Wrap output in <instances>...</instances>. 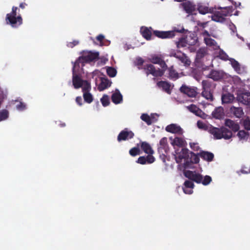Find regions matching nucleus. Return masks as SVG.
Instances as JSON below:
<instances>
[{
    "instance_id": "obj_27",
    "label": "nucleus",
    "mask_w": 250,
    "mask_h": 250,
    "mask_svg": "<svg viewBox=\"0 0 250 250\" xmlns=\"http://www.w3.org/2000/svg\"><path fill=\"white\" fill-rule=\"evenodd\" d=\"M230 112L238 118H241L244 113L242 107H236L232 106L230 108Z\"/></svg>"
},
{
    "instance_id": "obj_46",
    "label": "nucleus",
    "mask_w": 250,
    "mask_h": 250,
    "mask_svg": "<svg viewBox=\"0 0 250 250\" xmlns=\"http://www.w3.org/2000/svg\"><path fill=\"white\" fill-rule=\"evenodd\" d=\"M106 73L110 77H114L117 74V70L113 67H108L106 69Z\"/></svg>"
},
{
    "instance_id": "obj_9",
    "label": "nucleus",
    "mask_w": 250,
    "mask_h": 250,
    "mask_svg": "<svg viewBox=\"0 0 250 250\" xmlns=\"http://www.w3.org/2000/svg\"><path fill=\"white\" fill-rule=\"evenodd\" d=\"M184 11L188 14H192L196 10V5L192 1L186 0L181 4Z\"/></svg>"
},
{
    "instance_id": "obj_57",
    "label": "nucleus",
    "mask_w": 250,
    "mask_h": 250,
    "mask_svg": "<svg viewBox=\"0 0 250 250\" xmlns=\"http://www.w3.org/2000/svg\"><path fill=\"white\" fill-rule=\"evenodd\" d=\"M76 102L79 105L82 106L83 104V99L81 96H78L76 98Z\"/></svg>"
},
{
    "instance_id": "obj_12",
    "label": "nucleus",
    "mask_w": 250,
    "mask_h": 250,
    "mask_svg": "<svg viewBox=\"0 0 250 250\" xmlns=\"http://www.w3.org/2000/svg\"><path fill=\"white\" fill-rule=\"evenodd\" d=\"M75 67L76 66L74 65L73 67L72 83L75 89H79L82 87L84 80H82L79 75L75 74L74 69Z\"/></svg>"
},
{
    "instance_id": "obj_51",
    "label": "nucleus",
    "mask_w": 250,
    "mask_h": 250,
    "mask_svg": "<svg viewBox=\"0 0 250 250\" xmlns=\"http://www.w3.org/2000/svg\"><path fill=\"white\" fill-rule=\"evenodd\" d=\"M16 106L17 109L19 111H23L26 109V104L21 102H19Z\"/></svg>"
},
{
    "instance_id": "obj_54",
    "label": "nucleus",
    "mask_w": 250,
    "mask_h": 250,
    "mask_svg": "<svg viewBox=\"0 0 250 250\" xmlns=\"http://www.w3.org/2000/svg\"><path fill=\"white\" fill-rule=\"evenodd\" d=\"M189 146L190 148L194 151H198L200 149V147L198 143H190Z\"/></svg>"
},
{
    "instance_id": "obj_4",
    "label": "nucleus",
    "mask_w": 250,
    "mask_h": 250,
    "mask_svg": "<svg viewBox=\"0 0 250 250\" xmlns=\"http://www.w3.org/2000/svg\"><path fill=\"white\" fill-rule=\"evenodd\" d=\"M208 132L212 135L213 138L216 140H219L222 138L225 140H229L232 137V132L224 126L218 128L211 125Z\"/></svg>"
},
{
    "instance_id": "obj_7",
    "label": "nucleus",
    "mask_w": 250,
    "mask_h": 250,
    "mask_svg": "<svg viewBox=\"0 0 250 250\" xmlns=\"http://www.w3.org/2000/svg\"><path fill=\"white\" fill-rule=\"evenodd\" d=\"M134 136V133L128 128H125L122 130L117 136V141L119 142L125 141L132 139Z\"/></svg>"
},
{
    "instance_id": "obj_17",
    "label": "nucleus",
    "mask_w": 250,
    "mask_h": 250,
    "mask_svg": "<svg viewBox=\"0 0 250 250\" xmlns=\"http://www.w3.org/2000/svg\"><path fill=\"white\" fill-rule=\"evenodd\" d=\"M154 161L155 158L152 155H148L146 156V157L140 156L138 159L137 162L142 165H145L146 163L151 164L153 163Z\"/></svg>"
},
{
    "instance_id": "obj_18",
    "label": "nucleus",
    "mask_w": 250,
    "mask_h": 250,
    "mask_svg": "<svg viewBox=\"0 0 250 250\" xmlns=\"http://www.w3.org/2000/svg\"><path fill=\"white\" fill-rule=\"evenodd\" d=\"M198 157L200 156L204 160L208 162H211L214 158V154L210 152L202 151L197 154Z\"/></svg>"
},
{
    "instance_id": "obj_55",
    "label": "nucleus",
    "mask_w": 250,
    "mask_h": 250,
    "mask_svg": "<svg viewBox=\"0 0 250 250\" xmlns=\"http://www.w3.org/2000/svg\"><path fill=\"white\" fill-rule=\"evenodd\" d=\"M181 53V52L179 51H175L172 50L169 53V56L170 57H173L177 59H178L179 56L180 55V54Z\"/></svg>"
},
{
    "instance_id": "obj_43",
    "label": "nucleus",
    "mask_w": 250,
    "mask_h": 250,
    "mask_svg": "<svg viewBox=\"0 0 250 250\" xmlns=\"http://www.w3.org/2000/svg\"><path fill=\"white\" fill-rule=\"evenodd\" d=\"M141 119L144 122H145L147 125H150L152 123V117H150L148 114L143 113L141 116Z\"/></svg>"
},
{
    "instance_id": "obj_15",
    "label": "nucleus",
    "mask_w": 250,
    "mask_h": 250,
    "mask_svg": "<svg viewBox=\"0 0 250 250\" xmlns=\"http://www.w3.org/2000/svg\"><path fill=\"white\" fill-rule=\"evenodd\" d=\"M225 125L230 128L231 132H236L240 129V125L238 123L229 119H227L225 121Z\"/></svg>"
},
{
    "instance_id": "obj_38",
    "label": "nucleus",
    "mask_w": 250,
    "mask_h": 250,
    "mask_svg": "<svg viewBox=\"0 0 250 250\" xmlns=\"http://www.w3.org/2000/svg\"><path fill=\"white\" fill-rule=\"evenodd\" d=\"M230 64L233 69L237 72L239 73L241 71L240 65L239 63L234 59L230 58L229 59Z\"/></svg>"
},
{
    "instance_id": "obj_37",
    "label": "nucleus",
    "mask_w": 250,
    "mask_h": 250,
    "mask_svg": "<svg viewBox=\"0 0 250 250\" xmlns=\"http://www.w3.org/2000/svg\"><path fill=\"white\" fill-rule=\"evenodd\" d=\"M186 38L188 45H194L197 43L198 41V38L197 36H194L193 34L192 36L190 35L187 36Z\"/></svg>"
},
{
    "instance_id": "obj_22",
    "label": "nucleus",
    "mask_w": 250,
    "mask_h": 250,
    "mask_svg": "<svg viewBox=\"0 0 250 250\" xmlns=\"http://www.w3.org/2000/svg\"><path fill=\"white\" fill-rule=\"evenodd\" d=\"M212 117L216 119H221L224 116V111L222 107H216L212 112Z\"/></svg>"
},
{
    "instance_id": "obj_58",
    "label": "nucleus",
    "mask_w": 250,
    "mask_h": 250,
    "mask_svg": "<svg viewBox=\"0 0 250 250\" xmlns=\"http://www.w3.org/2000/svg\"><path fill=\"white\" fill-rule=\"evenodd\" d=\"M203 90L207 89L208 87V82L206 80H203L202 82Z\"/></svg>"
},
{
    "instance_id": "obj_14",
    "label": "nucleus",
    "mask_w": 250,
    "mask_h": 250,
    "mask_svg": "<svg viewBox=\"0 0 250 250\" xmlns=\"http://www.w3.org/2000/svg\"><path fill=\"white\" fill-rule=\"evenodd\" d=\"M237 100L245 105H250V92H246L239 94L237 96Z\"/></svg>"
},
{
    "instance_id": "obj_19",
    "label": "nucleus",
    "mask_w": 250,
    "mask_h": 250,
    "mask_svg": "<svg viewBox=\"0 0 250 250\" xmlns=\"http://www.w3.org/2000/svg\"><path fill=\"white\" fill-rule=\"evenodd\" d=\"M196 9L198 11L199 13L202 15H205L207 13H211L213 11V9L209 8L208 6L203 4L202 3H199L196 6Z\"/></svg>"
},
{
    "instance_id": "obj_48",
    "label": "nucleus",
    "mask_w": 250,
    "mask_h": 250,
    "mask_svg": "<svg viewBox=\"0 0 250 250\" xmlns=\"http://www.w3.org/2000/svg\"><path fill=\"white\" fill-rule=\"evenodd\" d=\"M8 111L4 109L0 111V122L6 119L8 117Z\"/></svg>"
},
{
    "instance_id": "obj_56",
    "label": "nucleus",
    "mask_w": 250,
    "mask_h": 250,
    "mask_svg": "<svg viewBox=\"0 0 250 250\" xmlns=\"http://www.w3.org/2000/svg\"><path fill=\"white\" fill-rule=\"evenodd\" d=\"M79 43V42L77 40H74L73 42H69L67 44V46L70 48H73L75 46L78 45Z\"/></svg>"
},
{
    "instance_id": "obj_41",
    "label": "nucleus",
    "mask_w": 250,
    "mask_h": 250,
    "mask_svg": "<svg viewBox=\"0 0 250 250\" xmlns=\"http://www.w3.org/2000/svg\"><path fill=\"white\" fill-rule=\"evenodd\" d=\"M83 98L84 102L87 104H90L93 101V95L89 92L83 93Z\"/></svg>"
},
{
    "instance_id": "obj_32",
    "label": "nucleus",
    "mask_w": 250,
    "mask_h": 250,
    "mask_svg": "<svg viewBox=\"0 0 250 250\" xmlns=\"http://www.w3.org/2000/svg\"><path fill=\"white\" fill-rule=\"evenodd\" d=\"M141 147L142 149L148 155H151L154 153V151L152 149L150 145L145 142H142L141 145Z\"/></svg>"
},
{
    "instance_id": "obj_25",
    "label": "nucleus",
    "mask_w": 250,
    "mask_h": 250,
    "mask_svg": "<svg viewBox=\"0 0 250 250\" xmlns=\"http://www.w3.org/2000/svg\"><path fill=\"white\" fill-rule=\"evenodd\" d=\"M217 9L221 10L220 12H221L222 14L224 17L232 15V13L234 10L233 6H226L224 7H218Z\"/></svg>"
},
{
    "instance_id": "obj_33",
    "label": "nucleus",
    "mask_w": 250,
    "mask_h": 250,
    "mask_svg": "<svg viewBox=\"0 0 250 250\" xmlns=\"http://www.w3.org/2000/svg\"><path fill=\"white\" fill-rule=\"evenodd\" d=\"M178 59L184 64L185 66H188L190 64V61L186 55L183 53L180 54Z\"/></svg>"
},
{
    "instance_id": "obj_34",
    "label": "nucleus",
    "mask_w": 250,
    "mask_h": 250,
    "mask_svg": "<svg viewBox=\"0 0 250 250\" xmlns=\"http://www.w3.org/2000/svg\"><path fill=\"white\" fill-rule=\"evenodd\" d=\"M168 70V78L173 80H175L179 78V74L176 72V71L174 69L173 66H171L169 68L167 67Z\"/></svg>"
},
{
    "instance_id": "obj_39",
    "label": "nucleus",
    "mask_w": 250,
    "mask_h": 250,
    "mask_svg": "<svg viewBox=\"0 0 250 250\" xmlns=\"http://www.w3.org/2000/svg\"><path fill=\"white\" fill-rule=\"evenodd\" d=\"M202 95L207 100H209L210 101H212L213 100L212 93L210 91H209L208 89L203 90L202 92Z\"/></svg>"
},
{
    "instance_id": "obj_24",
    "label": "nucleus",
    "mask_w": 250,
    "mask_h": 250,
    "mask_svg": "<svg viewBox=\"0 0 250 250\" xmlns=\"http://www.w3.org/2000/svg\"><path fill=\"white\" fill-rule=\"evenodd\" d=\"M157 85L159 88H162V89L167 94L171 93L170 84L169 83L166 81H159L157 83Z\"/></svg>"
},
{
    "instance_id": "obj_42",
    "label": "nucleus",
    "mask_w": 250,
    "mask_h": 250,
    "mask_svg": "<svg viewBox=\"0 0 250 250\" xmlns=\"http://www.w3.org/2000/svg\"><path fill=\"white\" fill-rule=\"evenodd\" d=\"M197 125L199 128L207 131L208 132L209 130V128L211 126V125H207L201 121H198L197 122Z\"/></svg>"
},
{
    "instance_id": "obj_53",
    "label": "nucleus",
    "mask_w": 250,
    "mask_h": 250,
    "mask_svg": "<svg viewBox=\"0 0 250 250\" xmlns=\"http://www.w3.org/2000/svg\"><path fill=\"white\" fill-rule=\"evenodd\" d=\"M219 57L220 59L225 61L228 60V55L223 50H220L219 51Z\"/></svg>"
},
{
    "instance_id": "obj_20",
    "label": "nucleus",
    "mask_w": 250,
    "mask_h": 250,
    "mask_svg": "<svg viewBox=\"0 0 250 250\" xmlns=\"http://www.w3.org/2000/svg\"><path fill=\"white\" fill-rule=\"evenodd\" d=\"M207 77L214 81H219L223 78V75L222 73L219 71L212 70Z\"/></svg>"
},
{
    "instance_id": "obj_30",
    "label": "nucleus",
    "mask_w": 250,
    "mask_h": 250,
    "mask_svg": "<svg viewBox=\"0 0 250 250\" xmlns=\"http://www.w3.org/2000/svg\"><path fill=\"white\" fill-rule=\"evenodd\" d=\"M111 83L107 79L102 78L101 82L98 86V89L99 91H102L110 86Z\"/></svg>"
},
{
    "instance_id": "obj_2",
    "label": "nucleus",
    "mask_w": 250,
    "mask_h": 250,
    "mask_svg": "<svg viewBox=\"0 0 250 250\" xmlns=\"http://www.w3.org/2000/svg\"><path fill=\"white\" fill-rule=\"evenodd\" d=\"M175 152L176 153L175 159L176 163H181L182 160L184 159L185 168H191L192 164H197L199 162L200 159L198 156L192 152H189L188 149L186 148H182L180 151H179V149H176Z\"/></svg>"
},
{
    "instance_id": "obj_28",
    "label": "nucleus",
    "mask_w": 250,
    "mask_h": 250,
    "mask_svg": "<svg viewBox=\"0 0 250 250\" xmlns=\"http://www.w3.org/2000/svg\"><path fill=\"white\" fill-rule=\"evenodd\" d=\"M204 42L207 45L212 47L214 49H217L219 47L217 42L212 38L204 37Z\"/></svg>"
},
{
    "instance_id": "obj_31",
    "label": "nucleus",
    "mask_w": 250,
    "mask_h": 250,
    "mask_svg": "<svg viewBox=\"0 0 250 250\" xmlns=\"http://www.w3.org/2000/svg\"><path fill=\"white\" fill-rule=\"evenodd\" d=\"M212 20L216 22H223L225 18L220 11L215 12L211 16Z\"/></svg>"
},
{
    "instance_id": "obj_62",
    "label": "nucleus",
    "mask_w": 250,
    "mask_h": 250,
    "mask_svg": "<svg viewBox=\"0 0 250 250\" xmlns=\"http://www.w3.org/2000/svg\"><path fill=\"white\" fill-rule=\"evenodd\" d=\"M26 3H20V7L22 8V9H24L25 8V6L26 5Z\"/></svg>"
},
{
    "instance_id": "obj_29",
    "label": "nucleus",
    "mask_w": 250,
    "mask_h": 250,
    "mask_svg": "<svg viewBox=\"0 0 250 250\" xmlns=\"http://www.w3.org/2000/svg\"><path fill=\"white\" fill-rule=\"evenodd\" d=\"M237 132L236 136L238 137L240 141H247L250 136L248 131L239 129Z\"/></svg>"
},
{
    "instance_id": "obj_10",
    "label": "nucleus",
    "mask_w": 250,
    "mask_h": 250,
    "mask_svg": "<svg viewBox=\"0 0 250 250\" xmlns=\"http://www.w3.org/2000/svg\"><path fill=\"white\" fill-rule=\"evenodd\" d=\"M153 34L159 38H171L175 36V31H161L154 30L153 31Z\"/></svg>"
},
{
    "instance_id": "obj_35",
    "label": "nucleus",
    "mask_w": 250,
    "mask_h": 250,
    "mask_svg": "<svg viewBox=\"0 0 250 250\" xmlns=\"http://www.w3.org/2000/svg\"><path fill=\"white\" fill-rule=\"evenodd\" d=\"M185 141L183 138L180 137H175L173 139L171 144L173 146H176L179 147H183L185 146Z\"/></svg>"
},
{
    "instance_id": "obj_61",
    "label": "nucleus",
    "mask_w": 250,
    "mask_h": 250,
    "mask_svg": "<svg viewBox=\"0 0 250 250\" xmlns=\"http://www.w3.org/2000/svg\"><path fill=\"white\" fill-rule=\"evenodd\" d=\"M203 36H207L208 37L210 36V34H209L207 30H205L203 33Z\"/></svg>"
},
{
    "instance_id": "obj_60",
    "label": "nucleus",
    "mask_w": 250,
    "mask_h": 250,
    "mask_svg": "<svg viewBox=\"0 0 250 250\" xmlns=\"http://www.w3.org/2000/svg\"><path fill=\"white\" fill-rule=\"evenodd\" d=\"M144 62V60L141 58L137 59V65H142Z\"/></svg>"
},
{
    "instance_id": "obj_11",
    "label": "nucleus",
    "mask_w": 250,
    "mask_h": 250,
    "mask_svg": "<svg viewBox=\"0 0 250 250\" xmlns=\"http://www.w3.org/2000/svg\"><path fill=\"white\" fill-rule=\"evenodd\" d=\"M166 130L171 133L182 135L183 133V130L180 125L175 124H171L167 125Z\"/></svg>"
},
{
    "instance_id": "obj_44",
    "label": "nucleus",
    "mask_w": 250,
    "mask_h": 250,
    "mask_svg": "<svg viewBox=\"0 0 250 250\" xmlns=\"http://www.w3.org/2000/svg\"><path fill=\"white\" fill-rule=\"evenodd\" d=\"M81 87L82 88V91L83 93L89 92L91 88L90 83L86 80H84L83 83V86Z\"/></svg>"
},
{
    "instance_id": "obj_8",
    "label": "nucleus",
    "mask_w": 250,
    "mask_h": 250,
    "mask_svg": "<svg viewBox=\"0 0 250 250\" xmlns=\"http://www.w3.org/2000/svg\"><path fill=\"white\" fill-rule=\"evenodd\" d=\"M150 62L153 64H159L162 68V70H165V71L167 69V65L163 60L161 55H154L151 56L149 59Z\"/></svg>"
},
{
    "instance_id": "obj_47",
    "label": "nucleus",
    "mask_w": 250,
    "mask_h": 250,
    "mask_svg": "<svg viewBox=\"0 0 250 250\" xmlns=\"http://www.w3.org/2000/svg\"><path fill=\"white\" fill-rule=\"evenodd\" d=\"M101 102L104 106H106L110 104L109 97L106 95H104L101 99Z\"/></svg>"
},
{
    "instance_id": "obj_49",
    "label": "nucleus",
    "mask_w": 250,
    "mask_h": 250,
    "mask_svg": "<svg viewBox=\"0 0 250 250\" xmlns=\"http://www.w3.org/2000/svg\"><path fill=\"white\" fill-rule=\"evenodd\" d=\"M206 54V51L204 49H199L196 53V59H201L204 57Z\"/></svg>"
},
{
    "instance_id": "obj_50",
    "label": "nucleus",
    "mask_w": 250,
    "mask_h": 250,
    "mask_svg": "<svg viewBox=\"0 0 250 250\" xmlns=\"http://www.w3.org/2000/svg\"><path fill=\"white\" fill-rule=\"evenodd\" d=\"M140 151L139 148L134 147L130 149L129 154L132 156H135L140 154Z\"/></svg>"
},
{
    "instance_id": "obj_52",
    "label": "nucleus",
    "mask_w": 250,
    "mask_h": 250,
    "mask_svg": "<svg viewBox=\"0 0 250 250\" xmlns=\"http://www.w3.org/2000/svg\"><path fill=\"white\" fill-rule=\"evenodd\" d=\"M104 39V36L102 34H100L96 37V40L99 42V44L101 46L104 45L103 42Z\"/></svg>"
},
{
    "instance_id": "obj_13",
    "label": "nucleus",
    "mask_w": 250,
    "mask_h": 250,
    "mask_svg": "<svg viewBox=\"0 0 250 250\" xmlns=\"http://www.w3.org/2000/svg\"><path fill=\"white\" fill-rule=\"evenodd\" d=\"M180 91L188 95L189 97H195L197 92L194 88L188 87L186 85H183L180 88Z\"/></svg>"
},
{
    "instance_id": "obj_16",
    "label": "nucleus",
    "mask_w": 250,
    "mask_h": 250,
    "mask_svg": "<svg viewBox=\"0 0 250 250\" xmlns=\"http://www.w3.org/2000/svg\"><path fill=\"white\" fill-rule=\"evenodd\" d=\"M152 28L151 27H147L142 26L140 29V32L142 36L146 40H150L152 33Z\"/></svg>"
},
{
    "instance_id": "obj_21",
    "label": "nucleus",
    "mask_w": 250,
    "mask_h": 250,
    "mask_svg": "<svg viewBox=\"0 0 250 250\" xmlns=\"http://www.w3.org/2000/svg\"><path fill=\"white\" fill-rule=\"evenodd\" d=\"M234 99V97L232 94L226 92L222 94L221 100L223 104L231 103Z\"/></svg>"
},
{
    "instance_id": "obj_36",
    "label": "nucleus",
    "mask_w": 250,
    "mask_h": 250,
    "mask_svg": "<svg viewBox=\"0 0 250 250\" xmlns=\"http://www.w3.org/2000/svg\"><path fill=\"white\" fill-rule=\"evenodd\" d=\"M240 123L242 124L245 130H250V118L248 116L245 119L240 120Z\"/></svg>"
},
{
    "instance_id": "obj_1",
    "label": "nucleus",
    "mask_w": 250,
    "mask_h": 250,
    "mask_svg": "<svg viewBox=\"0 0 250 250\" xmlns=\"http://www.w3.org/2000/svg\"><path fill=\"white\" fill-rule=\"evenodd\" d=\"M185 177L190 180H186L184 183L185 187L183 188V191L186 194H190L193 191L191 189L194 187L193 181L197 184L202 183L204 186L208 185L212 181L210 176L206 175L203 177V175L196 171L186 170L184 172Z\"/></svg>"
},
{
    "instance_id": "obj_5",
    "label": "nucleus",
    "mask_w": 250,
    "mask_h": 250,
    "mask_svg": "<svg viewBox=\"0 0 250 250\" xmlns=\"http://www.w3.org/2000/svg\"><path fill=\"white\" fill-rule=\"evenodd\" d=\"M20 11L16 6H13L12 11L6 14L5 21L7 24L12 27L17 28L22 23V19L20 14L17 16V11Z\"/></svg>"
},
{
    "instance_id": "obj_63",
    "label": "nucleus",
    "mask_w": 250,
    "mask_h": 250,
    "mask_svg": "<svg viewBox=\"0 0 250 250\" xmlns=\"http://www.w3.org/2000/svg\"><path fill=\"white\" fill-rule=\"evenodd\" d=\"M185 29L184 28H182L181 30H176V32H178V33H183Z\"/></svg>"
},
{
    "instance_id": "obj_23",
    "label": "nucleus",
    "mask_w": 250,
    "mask_h": 250,
    "mask_svg": "<svg viewBox=\"0 0 250 250\" xmlns=\"http://www.w3.org/2000/svg\"><path fill=\"white\" fill-rule=\"evenodd\" d=\"M187 108L191 112L194 113L196 115L203 118V116L205 115L204 113L196 105L191 104L187 106Z\"/></svg>"
},
{
    "instance_id": "obj_3",
    "label": "nucleus",
    "mask_w": 250,
    "mask_h": 250,
    "mask_svg": "<svg viewBox=\"0 0 250 250\" xmlns=\"http://www.w3.org/2000/svg\"><path fill=\"white\" fill-rule=\"evenodd\" d=\"M82 55L75 61L74 65H79L80 63H82L83 66L85 63H90L92 62L96 61L99 59V53L98 52H93L92 51L83 50L81 52Z\"/></svg>"
},
{
    "instance_id": "obj_45",
    "label": "nucleus",
    "mask_w": 250,
    "mask_h": 250,
    "mask_svg": "<svg viewBox=\"0 0 250 250\" xmlns=\"http://www.w3.org/2000/svg\"><path fill=\"white\" fill-rule=\"evenodd\" d=\"M188 45L187 42V38H181L178 42H177V46L178 48L186 47Z\"/></svg>"
},
{
    "instance_id": "obj_40",
    "label": "nucleus",
    "mask_w": 250,
    "mask_h": 250,
    "mask_svg": "<svg viewBox=\"0 0 250 250\" xmlns=\"http://www.w3.org/2000/svg\"><path fill=\"white\" fill-rule=\"evenodd\" d=\"M159 144L160 146L159 147V149H164L166 152V150L168 147L167 138L166 137L162 138L160 141Z\"/></svg>"
},
{
    "instance_id": "obj_59",
    "label": "nucleus",
    "mask_w": 250,
    "mask_h": 250,
    "mask_svg": "<svg viewBox=\"0 0 250 250\" xmlns=\"http://www.w3.org/2000/svg\"><path fill=\"white\" fill-rule=\"evenodd\" d=\"M207 22H199L198 23V25L202 28H205L206 26V25L207 24Z\"/></svg>"
},
{
    "instance_id": "obj_26",
    "label": "nucleus",
    "mask_w": 250,
    "mask_h": 250,
    "mask_svg": "<svg viewBox=\"0 0 250 250\" xmlns=\"http://www.w3.org/2000/svg\"><path fill=\"white\" fill-rule=\"evenodd\" d=\"M111 100L115 104H118L122 102L123 96L119 90L117 89L116 92L112 95Z\"/></svg>"
},
{
    "instance_id": "obj_64",
    "label": "nucleus",
    "mask_w": 250,
    "mask_h": 250,
    "mask_svg": "<svg viewBox=\"0 0 250 250\" xmlns=\"http://www.w3.org/2000/svg\"><path fill=\"white\" fill-rule=\"evenodd\" d=\"M229 1H231L233 4H234L235 5V6L236 7V2H233L232 1V0H229Z\"/></svg>"
},
{
    "instance_id": "obj_6",
    "label": "nucleus",
    "mask_w": 250,
    "mask_h": 250,
    "mask_svg": "<svg viewBox=\"0 0 250 250\" xmlns=\"http://www.w3.org/2000/svg\"><path fill=\"white\" fill-rule=\"evenodd\" d=\"M144 69L146 71L147 75L151 74L153 76L158 77H162L164 75L165 70H162L160 68L156 69L155 67L152 64H147L145 65Z\"/></svg>"
}]
</instances>
